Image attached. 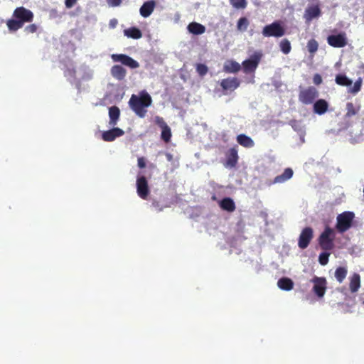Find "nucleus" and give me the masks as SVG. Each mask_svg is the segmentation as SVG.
Wrapping results in <instances>:
<instances>
[{"mask_svg":"<svg viewBox=\"0 0 364 364\" xmlns=\"http://www.w3.org/2000/svg\"><path fill=\"white\" fill-rule=\"evenodd\" d=\"M220 207L227 211H233L235 208V203L229 198H224L220 203Z\"/></svg>","mask_w":364,"mask_h":364,"instance_id":"30","label":"nucleus"},{"mask_svg":"<svg viewBox=\"0 0 364 364\" xmlns=\"http://www.w3.org/2000/svg\"><path fill=\"white\" fill-rule=\"evenodd\" d=\"M111 57L114 62H120L131 68H137L139 66L137 61L124 54H112Z\"/></svg>","mask_w":364,"mask_h":364,"instance_id":"11","label":"nucleus"},{"mask_svg":"<svg viewBox=\"0 0 364 364\" xmlns=\"http://www.w3.org/2000/svg\"><path fill=\"white\" fill-rule=\"evenodd\" d=\"M346 274L347 270L343 267H339L335 272V277L340 283L343 281L346 277Z\"/></svg>","mask_w":364,"mask_h":364,"instance_id":"31","label":"nucleus"},{"mask_svg":"<svg viewBox=\"0 0 364 364\" xmlns=\"http://www.w3.org/2000/svg\"><path fill=\"white\" fill-rule=\"evenodd\" d=\"M77 0H65L66 8L70 9L77 3Z\"/></svg>","mask_w":364,"mask_h":364,"instance_id":"43","label":"nucleus"},{"mask_svg":"<svg viewBox=\"0 0 364 364\" xmlns=\"http://www.w3.org/2000/svg\"><path fill=\"white\" fill-rule=\"evenodd\" d=\"M37 31V26L36 24H31L25 28V31L28 33H33Z\"/></svg>","mask_w":364,"mask_h":364,"instance_id":"41","label":"nucleus"},{"mask_svg":"<svg viewBox=\"0 0 364 364\" xmlns=\"http://www.w3.org/2000/svg\"><path fill=\"white\" fill-rule=\"evenodd\" d=\"M231 5L237 9H244L246 6V0H230Z\"/></svg>","mask_w":364,"mask_h":364,"instance_id":"37","label":"nucleus"},{"mask_svg":"<svg viewBox=\"0 0 364 364\" xmlns=\"http://www.w3.org/2000/svg\"><path fill=\"white\" fill-rule=\"evenodd\" d=\"M334 238L335 231L327 227L319 237V244L323 250H331L333 247Z\"/></svg>","mask_w":364,"mask_h":364,"instance_id":"6","label":"nucleus"},{"mask_svg":"<svg viewBox=\"0 0 364 364\" xmlns=\"http://www.w3.org/2000/svg\"><path fill=\"white\" fill-rule=\"evenodd\" d=\"M166 157H167V159H168V161H171V159H172L171 155V154H166Z\"/></svg>","mask_w":364,"mask_h":364,"instance_id":"47","label":"nucleus"},{"mask_svg":"<svg viewBox=\"0 0 364 364\" xmlns=\"http://www.w3.org/2000/svg\"><path fill=\"white\" fill-rule=\"evenodd\" d=\"M138 166L140 168H144L145 167L146 163H145V161H144V158L141 157V158L138 159Z\"/></svg>","mask_w":364,"mask_h":364,"instance_id":"46","label":"nucleus"},{"mask_svg":"<svg viewBox=\"0 0 364 364\" xmlns=\"http://www.w3.org/2000/svg\"><path fill=\"white\" fill-rule=\"evenodd\" d=\"M293 176V171L290 168H287L279 176L274 178V183H282L290 179Z\"/></svg>","mask_w":364,"mask_h":364,"instance_id":"22","label":"nucleus"},{"mask_svg":"<svg viewBox=\"0 0 364 364\" xmlns=\"http://www.w3.org/2000/svg\"><path fill=\"white\" fill-rule=\"evenodd\" d=\"M277 286L282 290L290 291L294 288V282L288 277H283L278 280Z\"/></svg>","mask_w":364,"mask_h":364,"instance_id":"23","label":"nucleus"},{"mask_svg":"<svg viewBox=\"0 0 364 364\" xmlns=\"http://www.w3.org/2000/svg\"><path fill=\"white\" fill-rule=\"evenodd\" d=\"M313 238V230L311 228H304L299 236L298 245L301 249H305Z\"/></svg>","mask_w":364,"mask_h":364,"instance_id":"13","label":"nucleus"},{"mask_svg":"<svg viewBox=\"0 0 364 364\" xmlns=\"http://www.w3.org/2000/svg\"><path fill=\"white\" fill-rule=\"evenodd\" d=\"M261 55L259 54H255L249 59L242 63L243 70L245 73H254L258 66L260 61Z\"/></svg>","mask_w":364,"mask_h":364,"instance_id":"10","label":"nucleus"},{"mask_svg":"<svg viewBox=\"0 0 364 364\" xmlns=\"http://www.w3.org/2000/svg\"><path fill=\"white\" fill-rule=\"evenodd\" d=\"M151 97L146 92H141L139 95H132L129 100L132 109L139 117H144L146 113V108L151 105Z\"/></svg>","mask_w":364,"mask_h":364,"instance_id":"2","label":"nucleus"},{"mask_svg":"<svg viewBox=\"0 0 364 364\" xmlns=\"http://www.w3.org/2000/svg\"><path fill=\"white\" fill-rule=\"evenodd\" d=\"M197 72L200 75H205L208 72V68L203 64H198L196 67Z\"/></svg>","mask_w":364,"mask_h":364,"instance_id":"39","label":"nucleus"},{"mask_svg":"<svg viewBox=\"0 0 364 364\" xmlns=\"http://www.w3.org/2000/svg\"><path fill=\"white\" fill-rule=\"evenodd\" d=\"M318 44L314 39L310 40L307 43V48L309 53L314 55L318 50Z\"/></svg>","mask_w":364,"mask_h":364,"instance_id":"34","label":"nucleus"},{"mask_svg":"<svg viewBox=\"0 0 364 364\" xmlns=\"http://www.w3.org/2000/svg\"><path fill=\"white\" fill-rule=\"evenodd\" d=\"M124 132L118 127H114L109 130L105 131L102 134V138L105 141H112L116 138L124 135Z\"/></svg>","mask_w":364,"mask_h":364,"instance_id":"14","label":"nucleus"},{"mask_svg":"<svg viewBox=\"0 0 364 364\" xmlns=\"http://www.w3.org/2000/svg\"><path fill=\"white\" fill-rule=\"evenodd\" d=\"M321 15V10L318 5H311L308 6L304 15L306 22H309L314 18H317Z\"/></svg>","mask_w":364,"mask_h":364,"instance_id":"15","label":"nucleus"},{"mask_svg":"<svg viewBox=\"0 0 364 364\" xmlns=\"http://www.w3.org/2000/svg\"><path fill=\"white\" fill-rule=\"evenodd\" d=\"M238 160L237 151L235 148H232L228 151L226 161V166L232 168L234 167Z\"/></svg>","mask_w":364,"mask_h":364,"instance_id":"19","label":"nucleus"},{"mask_svg":"<svg viewBox=\"0 0 364 364\" xmlns=\"http://www.w3.org/2000/svg\"><path fill=\"white\" fill-rule=\"evenodd\" d=\"M237 141L245 148H251L255 144L253 140L250 136L245 134L238 135L237 136Z\"/></svg>","mask_w":364,"mask_h":364,"instance_id":"25","label":"nucleus"},{"mask_svg":"<svg viewBox=\"0 0 364 364\" xmlns=\"http://www.w3.org/2000/svg\"><path fill=\"white\" fill-rule=\"evenodd\" d=\"M360 287V277L358 274H353L350 278V289L352 292H356Z\"/></svg>","mask_w":364,"mask_h":364,"instance_id":"29","label":"nucleus"},{"mask_svg":"<svg viewBox=\"0 0 364 364\" xmlns=\"http://www.w3.org/2000/svg\"><path fill=\"white\" fill-rule=\"evenodd\" d=\"M279 46H280L281 50L284 54H288L291 50V45H290L289 41L287 40H282L280 43Z\"/></svg>","mask_w":364,"mask_h":364,"instance_id":"35","label":"nucleus"},{"mask_svg":"<svg viewBox=\"0 0 364 364\" xmlns=\"http://www.w3.org/2000/svg\"><path fill=\"white\" fill-rule=\"evenodd\" d=\"M363 304H364V301L363 302Z\"/></svg>","mask_w":364,"mask_h":364,"instance_id":"48","label":"nucleus"},{"mask_svg":"<svg viewBox=\"0 0 364 364\" xmlns=\"http://www.w3.org/2000/svg\"><path fill=\"white\" fill-rule=\"evenodd\" d=\"M118 24V21L116 18H112L109 21V27L114 28Z\"/></svg>","mask_w":364,"mask_h":364,"instance_id":"45","label":"nucleus"},{"mask_svg":"<svg viewBox=\"0 0 364 364\" xmlns=\"http://www.w3.org/2000/svg\"><path fill=\"white\" fill-rule=\"evenodd\" d=\"M327 41L331 46L335 48H342L347 44V38L344 33L329 36Z\"/></svg>","mask_w":364,"mask_h":364,"instance_id":"12","label":"nucleus"},{"mask_svg":"<svg viewBox=\"0 0 364 364\" xmlns=\"http://www.w3.org/2000/svg\"><path fill=\"white\" fill-rule=\"evenodd\" d=\"M310 282L312 284V291L318 299L324 296L327 289V281L324 277H314Z\"/></svg>","mask_w":364,"mask_h":364,"instance_id":"5","label":"nucleus"},{"mask_svg":"<svg viewBox=\"0 0 364 364\" xmlns=\"http://www.w3.org/2000/svg\"><path fill=\"white\" fill-rule=\"evenodd\" d=\"M156 7L154 1H148L143 4L139 9L140 15L144 18H147L151 15Z\"/></svg>","mask_w":364,"mask_h":364,"instance_id":"16","label":"nucleus"},{"mask_svg":"<svg viewBox=\"0 0 364 364\" xmlns=\"http://www.w3.org/2000/svg\"><path fill=\"white\" fill-rule=\"evenodd\" d=\"M249 21L246 18H240L237 24V28L240 31H245L247 28Z\"/></svg>","mask_w":364,"mask_h":364,"instance_id":"33","label":"nucleus"},{"mask_svg":"<svg viewBox=\"0 0 364 364\" xmlns=\"http://www.w3.org/2000/svg\"><path fill=\"white\" fill-rule=\"evenodd\" d=\"M120 114L119 109L117 107H112L109 109V125L110 127H114L119 119Z\"/></svg>","mask_w":364,"mask_h":364,"instance_id":"20","label":"nucleus"},{"mask_svg":"<svg viewBox=\"0 0 364 364\" xmlns=\"http://www.w3.org/2000/svg\"><path fill=\"white\" fill-rule=\"evenodd\" d=\"M155 123L162 129L165 127H168L164 119L160 117H156L154 119Z\"/></svg>","mask_w":364,"mask_h":364,"instance_id":"40","label":"nucleus"},{"mask_svg":"<svg viewBox=\"0 0 364 364\" xmlns=\"http://www.w3.org/2000/svg\"><path fill=\"white\" fill-rule=\"evenodd\" d=\"M336 82L341 86H346L348 87V92L353 95L357 94L360 92L362 86V78L359 77L352 85V80H350L347 76L344 75H338L336 77Z\"/></svg>","mask_w":364,"mask_h":364,"instance_id":"3","label":"nucleus"},{"mask_svg":"<svg viewBox=\"0 0 364 364\" xmlns=\"http://www.w3.org/2000/svg\"><path fill=\"white\" fill-rule=\"evenodd\" d=\"M262 34L265 37H281L284 34V31L280 23L274 22L266 26L263 28Z\"/></svg>","mask_w":364,"mask_h":364,"instance_id":"7","label":"nucleus"},{"mask_svg":"<svg viewBox=\"0 0 364 364\" xmlns=\"http://www.w3.org/2000/svg\"><path fill=\"white\" fill-rule=\"evenodd\" d=\"M161 139L166 141L168 142L171 138V131L169 127H165V128L161 129Z\"/></svg>","mask_w":364,"mask_h":364,"instance_id":"32","label":"nucleus"},{"mask_svg":"<svg viewBox=\"0 0 364 364\" xmlns=\"http://www.w3.org/2000/svg\"><path fill=\"white\" fill-rule=\"evenodd\" d=\"M136 192L138 196L142 199H146L149 194L148 181L143 176L137 177Z\"/></svg>","mask_w":364,"mask_h":364,"instance_id":"9","label":"nucleus"},{"mask_svg":"<svg viewBox=\"0 0 364 364\" xmlns=\"http://www.w3.org/2000/svg\"><path fill=\"white\" fill-rule=\"evenodd\" d=\"M317 97V90L314 87H309L300 92L299 100L302 103L308 105L312 103Z\"/></svg>","mask_w":364,"mask_h":364,"instance_id":"8","label":"nucleus"},{"mask_svg":"<svg viewBox=\"0 0 364 364\" xmlns=\"http://www.w3.org/2000/svg\"><path fill=\"white\" fill-rule=\"evenodd\" d=\"M92 75V70L88 68H80L74 71V77L78 80L91 79Z\"/></svg>","mask_w":364,"mask_h":364,"instance_id":"18","label":"nucleus"},{"mask_svg":"<svg viewBox=\"0 0 364 364\" xmlns=\"http://www.w3.org/2000/svg\"><path fill=\"white\" fill-rule=\"evenodd\" d=\"M220 85L225 90L233 91L239 87L240 82L235 77H229L223 80Z\"/></svg>","mask_w":364,"mask_h":364,"instance_id":"17","label":"nucleus"},{"mask_svg":"<svg viewBox=\"0 0 364 364\" xmlns=\"http://www.w3.org/2000/svg\"><path fill=\"white\" fill-rule=\"evenodd\" d=\"M33 14L31 11L24 8H16L13 13V18L6 21V26L10 31H16L22 28L26 23L33 21Z\"/></svg>","mask_w":364,"mask_h":364,"instance_id":"1","label":"nucleus"},{"mask_svg":"<svg viewBox=\"0 0 364 364\" xmlns=\"http://www.w3.org/2000/svg\"><path fill=\"white\" fill-rule=\"evenodd\" d=\"M346 115L348 117H352L357 114L358 109H356L353 103L348 102L346 105Z\"/></svg>","mask_w":364,"mask_h":364,"instance_id":"36","label":"nucleus"},{"mask_svg":"<svg viewBox=\"0 0 364 364\" xmlns=\"http://www.w3.org/2000/svg\"><path fill=\"white\" fill-rule=\"evenodd\" d=\"M112 76L117 80H122L126 75V70L120 65H114L111 69Z\"/></svg>","mask_w":364,"mask_h":364,"instance_id":"28","label":"nucleus"},{"mask_svg":"<svg viewBox=\"0 0 364 364\" xmlns=\"http://www.w3.org/2000/svg\"><path fill=\"white\" fill-rule=\"evenodd\" d=\"M124 35L129 38L133 39H139L142 37V33L141 31L136 27H131L124 29Z\"/></svg>","mask_w":364,"mask_h":364,"instance_id":"24","label":"nucleus"},{"mask_svg":"<svg viewBox=\"0 0 364 364\" xmlns=\"http://www.w3.org/2000/svg\"><path fill=\"white\" fill-rule=\"evenodd\" d=\"M355 214L350 211L343 212L336 218V228L341 232L347 231L351 226Z\"/></svg>","mask_w":364,"mask_h":364,"instance_id":"4","label":"nucleus"},{"mask_svg":"<svg viewBox=\"0 0 364 364\" xmlns=\"http://www.w3.org/2000/svg\"><path fill=\"white\" fill-rule=\"evenodd\" d=\"M188 30L190 33L195 34V35H200L203 34L205 31V28L202 24H200L198 23H191L188 26Z\"/></svg>","mask_w":364,"mask_h":364,"instance_id":"26","label":"nucleus"},{"mask_svg":"<svg viewBox=\"0 0 364 364\" xmlns=\"http://www.w3.org/2000/svg\"><path fill=\"white\" fill-rule=\"evenodd\" d=\"M240 65L234 60H229L224 63V70L227 73H235L240 70Z\"/></svg>","mask_w":364,"mask_h":364,"instance_id":"27","label":"nucleus"},{"mask_svg":"<svg viewBox=\"0 0 364 364\" xmlns=\"http://www.w3.org/2000/svg\"><path fill=\"white\" fill-rule=\"evenodd\" d=\"M107 2L109 6L114 7L119 6L122 0H107Z\"/></svg>","mask_w":364,"mask_h":364,"instance_id":"42","label":"nucleus"},{"mask_svg":"<svg viewBox=\"0 0 364 364\" xmlns=\"http://www.w3.org/2000/svg\"><path fill=\"white\" fill-rule=\"evenodd\" d=\"M329 255H330L329 253H326V252L321 253L318 257L319 263L321 265H326L328 262Z\"/></svg>","mask_w":364,"mask_h":364,"instance_id":"38","label":"nucleus"},{"mask_svg":"<svg viewBox=\"0 0 364 364\" xmlns=\"http://www.w3.org/2000/svg\"><path fill=\"white\" fill-rule=\"evenodd\" d=\"M328 107V102L324 100H318L314 105V111L315 113L321 115L324 114Z\"/></svg>","mask_w":364,"mask_h":364,"instance_id":"21","label":"nucleus"},{"mask_svg":"<svg viewBox=\"0 0 364 364\" xmlns=\"http://www.w3.org/2000/svg\"><path fill=\"white\" fill-rule=\"evenodd\" d=\"M313 80H314V82L316 85H319V84H321V82H322V78H321V75H320L316 74V75H315L314 76V79H313Z\"/></svg>","mask_w":364,"mask_h":364,"instance_id":"44","label":"nucleus"}]
</instances>
